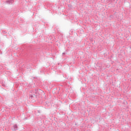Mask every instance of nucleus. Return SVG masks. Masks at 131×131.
Returning a JSON list of instances; mask_svg holds the SVG:
<instances>
[{"label": "nucleus", "instance_id": "nucleus-2", "mask_svg": "<svg viewBox=\"0 0 131 131\" xmlns=\"http://www.w3.org/2000/svg\"><path fill=\"white\" fill-rule=\"evenodd\" d=\"M7 4H8L9 5H12L13 3H14V0H8L7 1Z\"/></svg>", "mask_w": 131, "mask_h": 131}, {"label": "nucleus", "instance_id": "nucleus-1", "mask_svg": "<svg viewBox=\"0 0 131 131\" xmlns=\"http://www.w3.org/2000/svg\"><path fill=\"white\" fill-rule=\"evenodd\" d=\"M13 128L14 130H18V125H17V124H15L14 125H13Z\"/></svg>", "mask_w": 131, "mask_h": 131}, {"label": "nucleus", "instance_id": "nucleus-5", "mask_svg": "<svg viewBox=\"0 0 131 131\" xmlns=\"http://www.w3.org/2000/svg\"><path fill=\"white\" fill-rule=\"evenodd\" d=\"M62 55H65V53L64 52L62 53Z\"/></svg>", "mask_w": 131, "mask_h": 131}, {"label": "nucleus", "instance_id": "nucleus-4", "mask_svg": "<svg viewBox=\"0 0 131 131\" xmlns=\"http://www.w3.org/2000/svg\"><path fill=\"white\" fill-rule=\"evenodd\" d=\"M35 94H37V91L35 90Z\"/></svg>", "mask_w": 131, "mask_h": 131}, {"label": "nucleus", "instance_id": "nucleus-3", "mask_svg": "<svg viewBox=\"0 0 131 131\" xmlns=\"http://www.w3.org/2000/svg\"><path fill=\"white\" fill-rule=\"evenodd\" d=\"M33 97V95H30V98H31V99H32V97Z\"/></svg>", "mask_w": 131, "mask_h": 131}]
</instances>
